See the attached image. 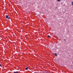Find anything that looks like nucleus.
Listing matches in <instances>:
<instances>
[{"instance_id":"f257e3e1","label":"nucleus","mask_w":73,"mask_h":73,"mask_svg":"<svg viewBox=\"0 0 73 73\" xmlns=\"http://www.w3.org/2000/svg\"><path fill=\"white\" fill-rule=\"evenodd\" d=\"M5 16L7 19H8V15H6Z\"/></svg>"},{"instance_id":"f03ea898","label":"nucleus","mask_w":73,"mask_h":73,"mask_svg":"<svg viewBox=\"0 0 73 73\" xmlns=\"http://www.w3.org/2000/svg\"><path fill=\"white\" fill-rule=\"evenodd\" d=\"M47 37H50V36L49 35H48Z\"/></svg>"},{"instance_id":"7ed1b4c3","label":"nucleus","mask_w":73,"mask_h":73,"mask_svg":"<svg viewBox=\"0 0 73 73\" xmlns=\"http://www.w3.org/2000/svg\"><path fill=\"white\" fill-rule=\"evenodd\" d=\"M14 73H18V72L17 71L16 72H14Z\"/></svg>"},{"instance_id":"20e7f679","label":"nucleus","mask_w":73,"mask_h":73,"mask_svg":"<svg viewBox=\"0 0 73 73\" xmlns=\"http://www.w3.org/2000/svg\"><path fill=\"white\" fill-rule=\"evenodd\" d=\"M71 3L72 4L71 5H73V2H71Z\"/></svg>"},{"instance_id":"39448f33","label":"nucleus","mask_w":73,"mask_h":73,"mask_svg":"<svg viewBox=\"0 0 73 73\" xmlns=\"http://www.w3.org/2000/svg\"><path fill=\"white\" fill-rule=\"evenodd\" d=\"M57 1H60L61 0H57Z\"/></svg>"},{"instance_id":"423d86ee","label":"nucleus","mask_w":73,"mask_h":73,"mask_svg":"<svg viewBox=\"0 0 73 73\" xmlns=\"http://www.w3.org/2000/svg\"><path fill=\"white\" fill-rule=\"evenodd\" d=\"M55 56H57V54L56 53H55Z\"/></svg>"},{"instance_id":"0eeeda50","label":"nucleus","mask_w":73,"mask_h":73,"mask_svg":"<svg viewBox=\"0 0 73 73\" xmlns=\"http://www.w3.org/2000/svg\"><path fill=\"white\" fill-rule=\"evenodd\" d=\"M26 70H28V67H27V68H26Z\"/></svg>"},{"instance_id":"6e6552de","label":"nucleus","mask_w":73,"mask_h":73,"mask_svg":"<svg viewBox=\"0 0 73 73\" xmlns=\"http://www.w3.org/2000/svg\"><path fill=\"white\" fill-rule=\"evenodd\" d=\"M64 40L65 41H66V39H64Z\"/></svg>"},{"instance_id":"1a4fd4ad","label":"nucleus","mask_w":73,"mask_h":73,"mask_svg":"<svg viewBox=\"0 0 73 73\" xmlns=\"http://www.w3.org/2000/svg\"><path fill=\"white\" fill-rule=\"evenodd\" d=\"M8 18L9 20V19H10V17H8Z\"/></svg>"},{"instance_id":"9d476101","label":"nucleus","mask_w":73,"mask_h":73,"mask_svg":"<svg viewBox=\"0 0 73 73\" xmlns=\"http://www.w3.org/2000/svg\"><path fill=\"white\" fill-rule=\"evenodd\" d=\"M37 15V14L35 13V15Z\"/></svg>"},{"instance_id":"9b49d317","label":"nucleus","mask_w":73,"mask_h":73,"mask_svg":"<svg viewBox=\"0 0 73 73\" xmlns=\"http://www.w3.org/2000/svg\"><path fill=\"white\" fill-rule=\"evenodd\" d=\"M0 66H1V64H0Z\"/></svg>"}]
</instances>
